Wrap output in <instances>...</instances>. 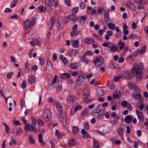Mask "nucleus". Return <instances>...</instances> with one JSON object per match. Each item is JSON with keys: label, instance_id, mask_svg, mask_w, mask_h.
<instances>
[{"label": "nucleus", "instance_id": "1", "mask_svg": "<svg viewBox=\"0 0 148 148\" xmlns=\"http://www.w3.org/2000/svg\"><path fill=\"white\" fill-rule=\"evenodd\" d=\"M100 106L101 105H99L95 108L91 112L92 115L97 117L99 119H102L103 116V114H100L101 111V109H99Z\"/></svg>", "mask_w": 148, "mask_h": 148}, {"label": "nucleus", "instance_id": "2", "mask_svg": "<svg viewBox=\"0 0 148 148\" xmlns=\"http://www.w3.org/2000/svg\"><path fill=\"white\" fill-rule=\"evenodd\" d=\"M136 65L134 64L133 65L132 69V72L134 74L135 73V76L137 79L140 80L143 78V73H142V71H140L136 70Z\"/></svg>", "mask_w": 148, "mask_h": 148}, {"label": "nucleus", "instance_id": "3", "mask_svg": "<svg viewBox=\"0 0 148 148\" xmlns=\"http://www.w3.org/2000/svg\"><path fill=\"white\" fill-rule=\"evenodd\" d=\"M104 60L102 56H97L95 58L93 62L95 64L96 67H98L102 65L104 62Z\"/></svg>", "mask_w": 148, "mask_h": 148}, {"label": "nucleus", "instance_id": "4", "mask_svg": "<svg viewBox=\"0 0 148 148\" xmlns=\"http://www.w3.org/2000/svg\"><path fill=\"white\" fill-rule=\"evenodd\" d=\"M85 74L80 75L77 79L76 84L78 86H82L86 83Z\"/></svg>", "mask_w": 148, "mask_h": 148}, {"label": "nucleus", "instance_id": "5", "mask_svg": "<svg viewBox=\"0 0 148 148\" xmlns=\"http://www.w3.org/2000/svg\"><path fill=\"white\" fill-rule=\"evenodd\" d=\"M58 119L62 126L65 127L66 126L67 117L66 114L58 115Z\"/></svg>", "mask_w": 148, "mask_h": 148}, {"label": "nucleus", "instance_id": "6", "mask_svg": "<svg viewBox=\"0 0 148 148\" xmlns=\"http://www.w3.org/2000/svg\"><path fill=\"white\" fill-rule=\"evenodd\" d=\"M51 112L49 109H45L43 112L42 114V117L43 119H48L51 117Z\"/></svg>", "mask_w": 148, "mask_h": 148}, {"label": "nucleus", "instance_id": "7", "mask_svg": "<svg viewBox=\"0 0 148 148\" xmlns=\"http://www.w3.org/2000/svg\"><path fill=\"white\" fill-rule=\"evenodd\" d=\"M56 107L57 108L58 111L59 112L58 115H62L66 114L65 112L63 111V108L61 104L60 103H57Z\"/></svg>", "mask_w": 148, "mask_h": 148}, {"label": "nucleus", "instance_id": "8", "mask_svg": "<svg viewBox=\"0 0 148 148\" xmlns=\"http://www.w3.org/2000/svg\"><path fill=\"white\" fill-rule=\"evenodd\" d=\"M126 5L127 8L132 11H134L136 10V6L130 1H127L126 3Z\"/></svg>", "mask_w": 148, "mask_h": 148}, {"label": "nucleus", "instance_id": "9", "mask_svg": "<svg viewBox=\"0 0 148 148\" xmlns=\"http://www.w3.org/2000/svg\"><path fill=\"white\" fill-rule=\"evenodd\" d=\"M53 64L49 58L47 59V62L46 69L48 71H50L52 69Z\"/></svg>", "mask_w": 148, "mask_h": 148}, {"label": "nucleus", "instance_id": "10", "mask_svg": "<svg viewBox=\"0 0 148 148\" xmlns=\"http://www.w3.org/2000/svg\"><path fill=\"white\" fill-rule=\"evenodd\" d=\"M136 114L138 115V117L141 122H143L144 121V116L143 112L138 110L136 111Z\"/></svg>", "mask_w": 148, "mask_h": 148}, {"label": "nucleus", "instance_id": "11", "mask_svg": "<svg viewBox=\"0 0 148 148\" xmlns=\"http://www.w3.org/2000/svg\"><path fill=\"white\" fill-rule=\"evenodd\" d=\"M109 67L111 69H118L119 66L117 64L115 63L111 62L109 64Z\"/></svg>", "mask_w": 148, "mask_h": 148}, {"label": "nucleus", "instance_id": "12", "mask_svg": "<svg viewBox=\"0 0 148 148\" xmlns=\"http://www.w3.org/2000/svg\"><path fill=\"white\" fill-rule=\"evenodd\" d=\"M124 130L123 127L120 126L118 128L117 131V132L118 135L121 137H122L123 135Z\"/></svg>", "mask_w": 148, "mask_h": 148}, {"label": "nucleus", "instance_id": "13", "mask_svg": "<svg viewBox=\"0 0 148 148\" xmlns=\"http://www.w3.org/2000/svg\"><path fill=\"white\" fill-rule=\"evenodd\" d=\"M55 21V17L54 16H52L51 18L49 25V27L50 30H52L53 28L54 24L53 22Z\"/></svg>", "mask_w": 148, "mask_h": 148}, {"label": "nucleus", "instance_id": "14", "mask_svg": "<svg viewBox=\"0 0 148 148\" xmlns=\"http://www.w3.org/2000/svg\"><path fill=\"white\" fill-rule=\"evenodd\" d=\"M67 17L69 19L72 21H75L78 19L76 15L73 13L69 14Z\"/></svg>", "mask_w": 148, "mask_h": 148}, {"label": "nucleus", "instance_id": "15", "mask_svg": "<svg viewBox=\"0 0 148 148\" xmlns=\"http://www.w3.org/2000/svg\"><path fill=\"white\" fill-rule=\"evenodd\" d=\"M30 21L29 20L27 19L24 22V28L25 29H28L31 26V24H30Z\"/></svg>", "mask_w": 148, "mask_h": 148}, {"label": "nucleus", "instance_id": "16", "mask_svg": "<svg viewBox=\"0 0 148 148\" xmlns=\"http://www.w3.org/2000/svg\"><path fill=\"white\" fill-rule=\"evenodd\" d=\"M133 119L132 116L130 115L126 116L124 118V120L126 123H130Z\"/></svg>", "mask_w": 148, "mask_h": 148}, {"label": "nucleus", "instance_id": "17", "mask_svg": "<svg viewBox=\"0 0 148 148\" xmlns=\"http://www.w3.org/2000/svg\"><path fill=\"white\" fill-rule=\"evenodd\" d=\"M104 20V22L106 23H108L110 21V17L108 12H107L105 13Z\"/></svg>", "mask_w": 148, "mask_h": 148}, {"label": "nucleus", "instance_id": "18", "mask_svg": "<svg viewBox=\"0 0 148 148\" xmlns=\"http://www.w3.org/2000/svg\"><path fill=\"white\" fill-rule=\"evenodd\" d=\"M75 97L74 95H69L67 97V101L68 103H70L73 102L75 99Z\"/></svg>", "mask_w": 148, "mask_h": 148}, {"label": "nucleus", "instance_id": "19", "mask_svg": "<svg viewBox=\"0 0 148 148\" xmlns=\"http://www.w3.org/2000/svg\"><path fill=\"white\" fill-rule=\"evenodd\" d=\"M122 77L128 79H130L132 78L130 73L129 72H127L123 74Z\"/></svg>", "mask_w": 148, "mask_h": 148}, {"label": "nucleus", "instance_id": "20", "mask_svg": "<svg viewBox=\"0 0 148 148\" xmlns=\"http://www.w3.org/2000/svg\"><path fill=\"white\" fill-rule=\"evenodd\" d=\"M60 77L63 79H65L70 77V75L68 73H64L60 75Z\"/></svg>", "mask_w": 148, "mask_h": 148}, {"label": "nucleus", "instance_id": "21", "mask_svg": "<svg viewBox=\"0 0 148 148\" xmlns=\"http://www.w3.org/2000/svg\"><path fill=\"white\" fill-rule=\"evenodd\" d=\"M95 42L93 39L87 38L84 41V43L86 44H90L93 43Z\"/></svg>", "mask_w": 148, "mask_h": 148}, {"label": "nucleus", "instance_id": "22", "mask_svg": "<svg viewBox=\"0 0 148 148\" xmlns=\"http://www.w3.org/2000/svg\"><path fill=\"white\" fill-rule=\"evenodd\" d=\"M35 78L33 75H30L28 79V82L30 85H32L35 83L34 80Z\"/></svg>", "mask_w": 148, "mask_h": 148}, {"label": "nucleus", "instance_id": "23", "mask_svg": "<svg viewBox=\"0 0 148 148\" xmlns=\"http://www.w3.org/2000/svg\"><path fill=\"white\" fill-rule=\"evenodd\" d=\"M77 52L76 50L75 49H72L70 50L68 53V54L71 56H75Z\"/></svg>", "mask_w": 148, "mask_h": 148}, {"label": "nucleus", "instance_id": "24", "mask_svg": "<svg viewBox=\"0 0 148 148\" xmlns=\"http://www.w3.org/2000/svg\"><path fill=\"white\" fill-rule=\"evenodd\" d=\"M70 66L71 68L72 69L75 70L79 68V65L77 63L75 62L73 63H71L70 65Z\"/></svg>", "mask_w": 148, "mask_h": 148}, {"label": "nucleus", "instance_id": "25", "mask_svg": "<svg viewBox=\"0 0 148 148\" xmlns=\"http://www.w3.org/2000/svg\"><path fill=\"white\" fill-rule=\"evenodd\" d=\"M80 33L79 30H73L71 32V36H77Z\"/></svg>", "mask_w": 148, "mask_h": 148}, {"label": "nucleus", "instance_id": "26", "mask_svg": "<svg viewBox=\"0 0 148 148\" xmlns=\"http://www.w3.org/2000/svg\"><path fill=\"white\" fill-rule=\"evenodd\" d=\"M57 86L56 88L58 91H61L62 90V82L61 81H58L56 83Z\"/></svg>", "mask_w": 148, "mask_h": 148}, {"label": "nucleus", "instance_id": "27", "mask_svg": "<svg viewBox=\"0 0 148 148\" xmlns=\"http://www.w3.org/2000/svg\"><path fill=\"white\" fill-rule=\"evenodd\" d=\"M85 56L84 55L82 57H80V59L81 60V61L84 63H85L86 64H88L89 62V61L88 59H87Z\"/></svg>", "mask_w": 148, "mask_h": 148}, {"label": "nucleus", "instance_id": "28", "mask_svg": "<svg viewBox=\"0 0 148 148\" xmlns=\"http://www.w3.org/2000/svg\"><path fill=\"white\" fill-rule=\"evenodd\" d=\"M104 94L105 92L103 90H100L96 92V95L98 96L101 97Z\"/></svg>", "mask_w": 148, "mask_h": 148}, {"label": "nucleus", "instance_id": "29", "mask_svg": "<svg viewBox=\"0 0 148 148\" xmlns=\"http://www.w3.org/2000/svg\"><path fill=\"white\" fill-rule=\"evenodd\" d=\"M133 97L134 98L137 100L139 99L141 100H142L143 99V98L142 97L141 95L139 93L137 94H134Z\"/></svg>", "mask_w": 148, "mask_h": 148}, {"label": "nucleus", "instance_id": "30", "mask_svg": "<svg viewBox=\"0 0 148 148\" xmlns=\"http://www.w3.org/2000/svg\"><path fill=\"white\" fill-rule=\"evenodd\" d=\"M46 10V8L44 6H43L42 5L40 6L38 8V11L39 12H44Z\"/></svg>", "mask_w": 148, "mask_h": 148}, {"label": "nucleus", "instance_id": "31", "mask_svg": "<svg viewBox=\"0 0 148 148\" xmlns=\"http://www.w3.org/2000/svg\"><path fill=\"white\" fill-rule=\"evenodd\" d=\"M73 42L72 43V46L76 48L79 47V45L78 41L77 40H73Z\"/></svg>", "mask_w": 148, "mask_h": 148}, {"label": "nucleus", "instance_id": "32", "mask_svg": "<svg viewBox=\"0 0 148 148\" xmlns=\"http://www.w3.org/2000/svg\"><path fill=\"white\" fill-rule=\"evenodd\" d=\"M107 26L110 29L113 30L115 28V25H114L111 23H109L108 24Z\"/></svg>", "mask_w": 148, "mask_h": 148}, {"label": "nucleus", "instance_id": "33", "mask_svg": "<svg viewBox=\"0 0 148 148\" xmlns=\"http://www.w3.org/2000/svg\"><path fill=\"white\" fill-rule=\"evenodd\" d=\"M73 132L75 135H77L78 133L79 129L77 126H73Z\"/></svg>", "mask_w": 148, "mask_h": 148}, {"label": "nucleus", "instance_id": "34", "mask_svg": "<svg viewBox=\"0 0 148 148\" xmlns=\"http://www.w3.org/2000/svg\"><path fill=\"white\" fill-rule=\"evenodd\" d=\"M89 109L88 108H86L85 110H83L81 114V115L83 117H84L88 114V112Z\"/></svg>", "mask_w": 148, "mask_h": 148}, {"label": "nucleus", "instance_id": "35", "mask_svg": "<svg viewBox=\"0 0 148 148\" xmlns=\"http://www.w3.org/2000/svg\"><path fill=\"white\" fill-rule=\"evenodd\" d=\"M143 64L142 62H140L138 66L137 70L140 71H143Z\"/></svg>", "mask_w": 148, "mask_h": 148}, {"label": "nucleus", "instance_id": "36", "mask_svg": "<svg viewBox=\"0 0 148 148\" xmlns=\"http://www.w3.org/2000/svg\"><path fill=\"white\" fill-rule=\"evenodd\" d=\"M38 43V41L37 39H34L32 40L30 43L32 46H34L37 45Z\"/></svg>", "mask_w": 148, "mask_h": 148}, {"label": "nucleus", "instance_id": "37", "mask_svg": "<svg viewBox=\"0 0 148 148\" xmlns=\"http://www.w3.org/2000/svg\"><path fill=\"white\" fill-rule=\"evenodd\" d=\"M56 21L58 24V25H57V26L58 27L59 29H62L64 27V25H62V23H60V20L58 19V18Z\"/></svg>", "mask_w": 148, "mask_h": 148}, {"label": "nucleus", "instance_id": "38", "mask_svg": "<svg viewBox=\"0 0 148 148\" xmlns=\"http://www.w3.org/2000/svg\"><path fill=\"white\" fill-rule=\"evenodd\" d=\"M146 48V47L145 45H144L142 49H140L139 50V53L141 54H143L145 52V49Z\"/></svg>", "mask_w": 148, "mask_h": 148}, {"label": "nucleus", "instance_id": "39", "mask_svg": "<svg viewBox=\"0 0 148 148\" xmlns=\"http://www.w3.org/2000/svg\"><path fill=\"white\" fill-rule=\"evenodd\" d=\"M60 57L61 58L62 60L63 63L65 64H66L68 63L66 57H62V55H60Z\"/></svg>", "mask_w": 148, "mask_h": 148}, {"label": "nucleus", "instance_id": "40", "mask_svg": "<svg viewBox=\"0 0 148 148\" xmlns=\"http://www.w3.org/2000/svg\"><path fill=\"white\" fill-rule=\"evenodd\" d=\"M33 137L32 136H30L28 138V140L31 143L34 144L35 143V141L33 139Z\"/></svg>", "mask_w": 148, "mask_h": 148}, {"label": "nucleus", "instance_id": "41", "mask_svg": "<svg viewBox=\"0 0 148 148\" xmlns=\"http://www.w3.org/2000/svg\"><path fill=\"white\" fill-rule=\"evenodd\" d=\"M74 107V109L75 110V111H77L78 110H81L82 108V106L81 105H74L73 106Z\"/></svg>", "mask_w": 148, "mask_h": 148}, {"label": "nucleus", "instance_id": "42", "mask_svg": "<svg viewBox=\"0 0 148 148\" xmlns=\"http://www.w3.org/2000/svg\"><path fill=\"white\" fill-rule=\"evenodd\" d=\"M111 50L113 52H115L117 51V47L114 45L113 44L112 46L110 48Z\"/></svg>", "mask_w": 148, "mask_h": 148}, {"label": "nucleus", "instance_id": "43", "mask_svg": "<svg viewBox=\"0 0 148 148\" xmlns=\"http://www.w3.org/2000/svg\"><path fill=\"white\" fill-rule=\"evenodd\" d=\"M86 4L82 2H80L79 3V6L80 9H84L86 7Z\"/></svg>", "mask_w": 148, "mask_h": 148}, {"label": "nucleus", "instance_id": "44", "mask_svg": "<svg viewBox=\"0 0 148 148\" xmlns=\"http://www.w3.org/2000/svg\"><path fill=\"white\" fill-rule=\"evenodd\" d=\"M76 112V111H75V110L74 109V107L73 106L71 110L70 115L71 116L75 114Z\"/></svg>", "mask_w": 148, "mask_h": 148}, {"label": "nucleus", "instance_id": "45", "mask_svg": "<svg viewBox=\"0 0 148 148\" xmlns=\"http://www.w3.org/2000/svg\"><path fill=\"white\" fill-rule=\"evenodd\" d=\"M30 127V124H26L24 130L25 131L27 132L28 131H31V130L29 128Z\"/></svg>", "mask_w": 148, "mask_h": 148}, {"label": "nucleus", "instance_id": "46", "mask_svg": "<svg viewBox=\"0 0 148 148\" xmlns=\"http://www.w3.org/2000/svg\"><path fill=\"white\" fill-rule=\"evenodd\" d=\"M92 52L91 51L88 50V51H86L85 52L84 54V56H86L88 55H92Z\"/></svg>", "mask_w": 148, "mask_h": 148}, {"label": "nucleus", "instance_id": "47", "mask_svg": "<svg viewBox=\"0 0 148 148\" xmlns=\"http://www.w3.org/2000/svg\"><path fill=\"white\" fill-rule=\"evenodd\" d=\"M84 125L85 128L87 130H88L89 128V123L87 121H85L84 124Z\"/></svg>", "mask_w": 148, "mask_h": 148}, {"label": "nucleus", "instance_id": "48", "mask_svg": "<svg viewBox=\"0 0 148 148\" xmlns=\"http://www.w3.org/2000/svg\"><path fill=\"white\" fill-rule=\"evenodd\" d=\"M26 81L25 80L23 81L21 85V88L22 89H24L25 88L26 85Z\"/></svg>", "mask_w": 148, "mask_h": 148}, {"label": "nucleus", "instance_id": "49", "mask_svg": "<svg viewBox=\"0 0 148 148\" xmlns=\"http://www.w3.org/2000/svg\"><path fill=\"white\" fill-rule=\"evenodd\" d=\"M22 131V130L21 128H19L18 129L16 132V135L18 136H19Z\"/></svg>", "mask_w": 148, "mask_h": 148}, {"label": "nucleus", "instance_id": "50", "mask_svg": "<svg viewBox=\"0 0 148 148\" xmlns=\"http://www.w3.org/2000/svg\"><path fill=\"white\" fill-rule=\"evenodd\" d=\"M75 140L74 139H71L69 141V145L71 146L74 145Z\"/></svg>", "mask_w": 148, "mask_h": 148}, {"label": "nucleus", "instance_id": "51", "mask_svg": "<svg viewBox=\"0 0 148 148\" xmlns=\"http://www.w3.org/2000/svg\"><path fill=\"white\" fill-rule=\"evenodd\" d=\"M13 74L14 73L13 72H11L10 73H8L7 75V79H9L11 78Z\"/></svg>", "mask_w": 148, "mask_h": 148}, {"label": "nucleus", "instance_id": "52", "mask_svg": "<svg viewBox=\"0 0 148 148\" xmlns=\"http://www.w3.org/2000/svg\"><path fill=\"white\" fill-rule=\"evenodd\" d=\"M93 146L95 148H97L98 147L99 144L97 140H95L93 141Z\"/></svg>", "mask_w": 148, "mask_h": 148}, {"label": "nucleus", "instance_id": "53", "mask_svg": "<svg viewBox=\"0 0 148 148\" xmlns=\"http://www.w3.org/2000/svg\"><path fill=\"white\" fill-rule=\"evenodd\" d=\"M122 76L121 75H119L118 76H115L114 77V80L115 82L118 81L121 78Z\"/></svg>", "mask_w": 148, "mask_h": 148}, {"label": "nucleus", "instance_id": "54", "mask_svg": "<svg viewBox=\"0 0 148 148\" xmlns=\"http://www.w3.org/2000/svg\"><path fill=\"white\" fill-rule=\"evenodd\" d=\"M103 9H104L103 8L100 7H98L97 10V13L99 14H101L102 13V10Z\"/></svg>", "mask_w": 148, "mask_h": 148}, {"label": "nucleus", "instance_id": "55", "mask_svg": "<svg viewBox=\"0 0 148 148\" xmlns=\"http://www.w3.org/2000/svg\"><path fill=\"white\" fill-rule=\"evenodd\" d=\"M108 86L109 88L111 89H113L115 87V85L113 83H108Z\"/></svg>", "mask_w": 148, "mask_h": 148}, {"label": "nucleus", "instance_id": "56", "mask_svg": "<svg viewBox=\"0 0 148 148\" xmlns=\"http://www.w3.org/2000/svg\"><path fill=\"white\" fill-rule=\"evenodd\" d=\"M16 1L15 0H13L12 1L10 4V7L11 8H13L16 6Z\"/></svg>", "mask_w": 148, "mask_h": 148}, {"label": "nucleus", "instance_id": "57", "mask_svg": "<svg viewBox=\"0 0 148 148\" xmlns=\"http://www.w3.org/2000/svg\"><path fill=\"white\" fill-rule=\"evenodd\" d=\"M37 122L38 125L40 126L43 125L45 124L44 122L42 121L40 119H38Z\"/></svg>", "mask_w": 148, "mask_h": 148}, {"label": "nucleus", "instance_id": "58", "mask_svg": "<svg viewBox=\"0 0 148 148\" xmlns=\"http://www.w3.org/2000/svg\"><path fill=\"white\" fill-rule=\"evenodd\" d=\"M121 105L123 107H126L128 105V102L126 101H123L121 102Z\"/></svg>", "mask_w": 148, "mask_h": 148}, {"label": "nucleus", "instance_id": "59", "mask_svg": "<svg viewBox=\"0 0 148 148\" xmlns=\"http://www.w3.org/2000/svg\"><path fill=\"white\" fill-rule=\"evenodd\" d=\"M111 141L112 143H113L114 142H115L116 144L117 145H120L121 143V141L119 140H116L114 139H112Z\"/></svg>", "mask_w": 148, "mask_h": 148}, {"label": "nucleus", "instance_id": "60", "mask_svg": "<svg viewBox=\"0 0 148 148\" xmlns=\"http://www.w3.org/2000/svg\"><path fill=\"white\" fill-rule=\"evenodd\" d=\"M69 72L71 73V75L73 76H76L78 74L77 72L76 71L73 72L71 71H69Z\"/></svg>", "mask_w": 148, "mask_h": 148}, {"label": "nucleus", "instance_id": "61", "mask_svg": "<svg viewBox=\"0 0 148 148\" xmlns=\"http://www.w3.org/2000/svg\"><path fill=\"white\" fill-rule=\"evenodd\" d=\"M64 3L68 6L71 5V2L70 0H65Z\"/></svg>", "mask_w": 148, "mask_h": 148}, {"label": "nucleus", "instance_id": "62", "mask_svg": "<svg viewBox=\"0 0 148 148\" xmlns=\"http://www.w3.org/2000/svg\"><path fill=\"white\" fill-rule=\"evenodd\" d=\"M39 60L40 62V63L41 66H42L44 64L45 62V60H44L42 57L40 58H39Z\"/></svg>", "mask_w": 148, "mask_h": 148}, {"label": "nucleus", "instance_id": "63", "mask_svg": "<svg viewBox=\"0 0 148 148\" xmlns=\"http://www.w3.org/2000/svg\"><path fill=\"white\" fill-rule=\"evenodd\" d=\"M83 94L84 96L86 97H88L90 95L89 91L88 90H86L84 92Z\"/></svg>", "mask_w": 148, "mask_h": 148}, {"label": "nucleus", "instance_id": "64", "mask_svg": "<svg viewBox=\"0 0 148 148\" xmlns=\"http://www.w3.org/2000/svg\"><path fill=\"white\" fill-rule=\"evenodd\" d=\"M127 108L129 111H131L132 110V107L130 103H129L128 104V106H127Z\"/></svg>", "mask_w": 148, "mask_h": 148}]
</instances>
